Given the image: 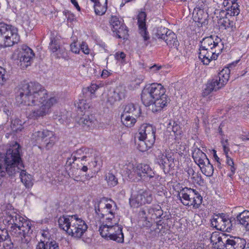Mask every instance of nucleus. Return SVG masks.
I'll return each instance as SVG.
<instances>
[{
  "instance_id": "f257e3e1",
  "label": "nucleus",
  "mask_w": 249,
  "mask_h": 249,
  "mask_svg": "<svg viewBox=\"0 0 249 249\" xmlns=\"http://www.w3.org/2000/svg\"><path fill=\"white\" fill-rule=\"evenodd\" d=\"M16 101L19 104L33 107L28 117L34 120L50 113L52 107L57 102L55 97H49L47 90L35 82L24 84L19 88Z\"/></svg>"
},
{
  "instance_id": "f03ea898",
  "label": "nucleus",
  "mask_w": 249,
  "mask_h": 249,
  "mask_svg": "<svg viewBox=\"0 0 249 249\" xmlns=\"http://www.w3.org/2000/svg\"><path fill=\"white\" fill-rule=\"evenodd\" d=\"M117 210L116 203L107 198H103L95 206L96 215L99 218L109 215L106 218V224L100 226L99 231L100 235L106 239L122 243L124 242V235L122 226L118 224L119 217L115 215Z\"/></svg>"
},
{
  "instance_id": "7ed1b4c3",
  "label": "nucleus",
  "mask_w": 249,
  "mask_h": 249,
  "mask_svg": "<svg viewBox=\"0 0 249 249\" xmlns=\"http://www.w3.org/2000/svg\"><path fill=\"white\" fill-rule=\"evenodd\" d=\"M224 49L221 39L211 36L204 38L201 42L199 58L204 65H208L211 60H216Z\"/></svg>"
},
{
  "instance_id": "20e7f679",
  "label": "nucleus",
  "mask_w": 249,
  "mask_h": 249,
  "mask_svg": "<svg viewBox=\"0 0 249 249\" xmlns=\"http://www.w3.org/2000/svg\"><path fill=\"white\" fill-rule=\"evenodd\" d=\"M59 227L71 237L79 239L88 229L84 220L77 215L63 216L58 220Z\"/></svg>"
},
{
  "instance_id": "39448f33",
  "label": "nucleus",
  "mask_w": 249,
  "mask_h": 249,
  "mask_svg": "<svg viewBox=\"0 0 249 249\" xmlns=\"http://www.w3.org/2000/svg\"><path fill=\"white\" fill-rule=\"evenodd\" d=\"M210 239L217 249H244L246 245V240L243 238L218 232H213Z\"/></svg>"
},
{
  "instance_id": "423d86ee",
  "label": "nucleus",
  "mask_w": 249,
  "mask_h": 249,
  "mask_svg": "<svg viewBox=\"0 0 249 249\" xmlns=\"http://www.w3.org/2000/svg\"><path fill=\"white\" fill-rule=\"evenodd\" d=\"M1 156L3 157V155L2 154ZM3 160L7 167L8 175L10 177L18 173L21 167L24 168L19 154V145L18 144L7 151L4 158L3 157Z\"/></svg>"
},
{
  "instance_id": "0eeeda50",
  "label": "nucleus",
  "mask_w": 249,
  "mask_h": 249,
  "mask_svg": "<svg viewBox=\"0 0 249 249\" xmlns=\"http://www.w3.org/2000/svg\"><path fill=\"white\" fill-rule=\"evenodd\" d=\"M10 225H12L11 234L14 236L20 238L21 240L25 235H30L32 233L31 223L18 214Z\"/></svg>"
},
{
  "instance_id": "6e6552de",
  "label": "nucleus",
  "mask_w": 249,
  "mask_h": 249,
  "mask_svg": "<svg viewBox=\"0 0 249 249\" xmlns=\"http://www.w3.org/2000/svg\"><path fill=\"white\" fill-rule=\"evenodd\" d=\"M19 39L16 29L10 25L0 23V46H12L17 43Z\"/></svg>"
},
{
  "instance_id": "1a4fd4ad",
  "label": "nucleus",
  "mask_w": 249,
  "mask_h": 249,
  "mask_svg": "<svg viewBox=\"0 0 249 249\" xmlns=\"http://www.w3.org/2000/svg\"><path fill=\"white\" fill-rule=\"evenodd\" d=\"M178 196L182 203L186 206H193L198 208L202 203V197L194 190L184 188L178 193Z\"/></svg>"
},
{
  "instance_id": "9d476101",
  "label": "nucleus",
  "mask_w": 249,
  "mask_h": 249,
  "mask_svg": "<svg viewBox=\"0 0 249 249\" xmlns=\"http://www.w3.org/2000/svg\"><path fill=\"white\" fill-rule=\"evenodd\" d=\"M230 70L223 69L219 72L218 76L211 81H208L205 88L203 94L207 96L213 91H216L226 84L229 79Z\"/></svg>"
},
{
  "instance_id": "9b49d317",
  "label": "nucleus",
  "mask_w": 249,
  "mask_h": 249,
  "mask_svg": "<svg viewBox=\"0 0 249 249\" xmlns=\"http://www.w3.org/2000/svg\"><path fill=\"white\" fill-rule=\"evenodd\" d=\"M165 89L160 84L153 83L146 86L142 91L141 99L143 104L146 107L152 104V100L159 95L163 93Z\"/></svg>"
},
{
  "instance_id": "f8f14e48",
  "label": "nucleus",
  "mask_w": 249,
  "mask_h": 249,
  "mask_svg": "<svg viewBox=\"0 0 249 249\" xmlns=\"http://www.w3.org/2000/svg\"><path fill=\"white\" fill-rule=\"evenodd\" d=\"M33 139L37 143L48 150L53 146L56 141L53 132L48 130L35 132L33 134Z\"/></svg>"
},
{
  "instance_id": "ddd939ff",
  "label": "nucleus",
  "mask_w": 249,
  "mask_h": 249,
  "mask_svg": "<svg viewBox=\"0 0 249 249\" xmlns=\"http://www.w3.org/2000/svg\"><path fill=\"white\" fill-rule=\"evenodd\" d=\"M109 23L112 31L116 34L118 38L125 39L127 37V30L123 20H120L117 16H112Z\"/></svg>"
},
{
  "instance_id": "4468645a",
  "label": "nucleus",
  "mask_w": 249,
  "mask_h": 249,
  "mask_svg": "<svg viewBox=\"0 0 249 249\" xmlns=\"http://www.w3.org/2000/svg\"><path fill=\"white\" fill-rule=\"evenodd\" d=\"M34 56L35 54L31 48L26 45L22 46L18 54L19 64L21 68L25 69L30 66Z\"/></svg>"
},
{
  "instance_id": "2eb2a0df",
  "label": "nucleus",
  "mask_w": 249,
  "mask_h": 249,
  "mask_svg": "<svg viewBox=\"0 0 249 249\" xmlns=\"http://www.w3.org/2000/svg\"><path fill=\"white\" fill-rule=\"evenodd\" d=\"M212 226L217 230L222 231L231 232L232 229L231 221L225 218L223 214L215 215L212 220Z\"/></svg>"
},
{
  "instance_id": "dca6fc26",
  "label": "nucleus",
  "mask_w": 249,
  "mask_h": 249,
  "mask_svg": "<svg viewBox=\"0 0 249 249\" xmlns=\"http://www.w3.org/2000/svg\"><path fill=\"white\" fill-rule=\"evenodd\" d=\"M152 201L151 193L148 191L139 192L137 195L131 196L129 199L131 206L138 207L145 203H150Z\"/></svg>"
},
{
  "instance_id": "f3484780",
  "label": "nucleus",
  "mask_w": 249,
  "mask_h": 249,
  "mask_svg": "<svg viewBox=\"0 0 249 249\" xmlns=\"http://www.w3.org/2000/svg\"><path fill=\"white\" fill-rule=\"evenodd\" d=\"M215 14H216L215 20H216L220 28L226 29L230 28H231L234 26L233 18L228 15V13H227L226 11L221 10L218 11L217 13H215Z\"/></svg>"
},
{
  "instance_id": "a211bd4d",
  "label": "nucleus",
  "mask_w": 249,
  "mask_h": 249,
  "mask_svg": "<svg viewBox=\"0 0 249 249\" xmlns=\"http://www.w3.org/2000/svg\"><path fill=\"white\" fill-rule=\"evenodd\" d=\"M93 153L92 149L82 147L74 151L71 156L73 160L78 159L81 161H92L93 159Z\"/></svg>"
},
{
  "instance_id": "6ab92c4d",
  "label": "nucleus",
  "mask_w": 249,
  "mask_h": 249,
  "mask_svg": "<svg viewBox=\"0 0 249 249\" xmlns=\"http://www.w3.org/2000/svg\"><path fill=\"white\" fill-rule=\"evenodd\" d=\"M136 138L155 141V129L149 124H143L141 126Z\"/></svg>"
},
{
  "instance_id": "aec40b11",
  "label": "nucleus",
  "mask_w": 249,
  "mask_h": 249,
  "mask_svg": "<svg viewBox=\"0 0 249 249\" xmlns=\"http://www.w3.org/2000/svg\"><path fill=\"white\" fill-rule=\"evenodd\" d=\"M193 20L197 22L198 26H205L208 23V14L203 9L199 8H195L193 12Z\"/></svg>"
},
{
  "instance_id": "412c9836",
  "label": "nucleus",
  "mask_w": 249,
  "mask_h": 249,
  "mask_svg": "<svg viewBox=\"0 0 249 249\" xmlns=\"http://www.w3.org/2000/svg\"><path fill=\"white\" fill-rule=\"evenodd\" d=\"M146 15L145 12H141L138 16V24L140 33L142 36L144 40L146 41L149 39V36L145 24Z\"/></svg>"
},
{
  "instance_id": "4be33fe9",
  "label": "nucleus",
  "mask_w": 249,
  "mask_h": 249,
  "mask_svg": "<svg viewBox=\"0 0 249 249\" xmlns=\"http://www.w3.org/2000/svg\"><path fill=\"white\" fill-rule=\"evenodd\" d=\"M78 123L85 129H92L97 124V120L92 115L84 116L78 121Z\"/></svg>"
},
{
  "instance_id": "5701e85b",
  "label": "nucleus",
  "mask_w": 249,
  "mask_h": 249,
  "mask_svg": "<svg viewBox=\"0 0 249 249\" xmlns=\"http://www.w3.org/2000/svg\"><path fill=\"white\" fill-rule=\"evenodd\" d=\"M137 170H138V172L140 173V174H138V177L140 179L142 177H148L149 178H152L155 177V173L147 164H138Z\"/></svg>"
},
{
  "instance_id": "b1692460",
  "label": "nucleus",
  "mask_w": 249,
  "mask_h": 249,
  "mask_svg": "<svg viewBox=\"0 0 249 249\" xmlns=\"http://www.w3.org/2000/svg\"><path fill=\"white\" fill-rule=\"evenodd\" d=\"M192 157L199 167L206 162L209 159L206 154L200 149L194 147L192 152Z\"/></svg>"
},
{
  "instance_id": "393cba45",
  "label": "nucleus",
  "mask_w": 249,
  "mask_h": 249,
  "mask_svg": "<svg viewBox=\"0 0 249 249\" xmlns=\"http://www.w3.org/2000/svg\"><path fill=\"white\" fill-rule=\"evenodd\" d=\"M160 99H158L153 101V104H151L152 110L154 112H156L160 111L165 107L167 106L168 103L170 101V99L168 96H162Z\"/></svg>"
},
{
  "instance_id": "a878e982",
  "label": "nucleus",
  "mask_w": 249,
  "mask_h": 249,
  "mask_svg": "<svg viewBox=\"0 0 249 249\" xmlns=\"http://www.w3.org/2000/svg\"><path fill=\"white\" fill-rule=\"evenodd\" d=\"M163 40L165 41L167 45L170 47L177 48L179 45V42L177 39V35L171 30H169Z\"/></svg>"
},
{
  "instance_id": "bb28decb",
  "label": "nucleus",
  "mask_w": 249,
  "mask_h": 249,
  "mask_svg": "<svg viewBox=\"0 0 249 249\" xmlns=\"http://www.w3.org/2000/svg\"><path fill=\"white\" fill-rule=\"evenodd\" d=\"M154 209L155 206L154 207H146L139 212V216L150 223V220H154Z\"/></svg>"
},
{
  "instance_id": "cd10ccee",
  "label": "nucleus",
  "mask_w": 249,
  "mask_h": 249,
  "mask_svg": "<svg viewBox=\"0 0 249 249\" xmlns=\"http://www.w3.org/2000/svg\"><path fill=\"white\" fill-rule=\"evenodd\" d=\"M141 113V109L139 107L135 106L133 104H129L125 107L123 114H129L138 118L140 117Z\"/></svg>"
},
{
  "instance_id": "c85d7f7f",
  "label": "nucleus",
  "mask_w": 249,
  "mask_h": 249,
  "mask_svg": "<svg viewBox=\"0 0 249 249\" xmlns=\"http://www.w3.org/2000/svg\"><path fill=\"white\" fill-rule=\"evenodd\" d=\"M138 141L136 140L135 142L137 143L138 149L142 152L147 151L151 148L155 142L154 141L150 140H145V139H138Z\"/></svg>"
},
{
  "instance_id": "c756f323",
  "label": "nucleus",
  "mask_w": 249,
  "mask_h": 249,
  "mask_svg": "<svg viewBox=\"0 0 249 249\" xmlns=\"http://www.w3.org/2000/svg\"><path fill=\"white\" fill-rule=\"evenodd\" d=\"M19 171H21L20 173L21 181L25 186L27 188L32 187L33 185L32 176L30 174H27L22 167H21V169H19Z\"/></svg>"
},
{
  "instance_id": "7c9ffc66",
  "label": "nucleus",
  "mask_w": 249,
  "mask_h": 249,
  "mask_svg": "<svg viewBox=\"0 0 249 249\" xmlns=\"http://www.w3.org/2000/svg\"><path fill=\"white\" fill-rule=\"evenodd\" d=\"M169 152L166 151L165 153L161 151H158L156 154V161L162 169L166 168L167 164V156H168Z\"/></svg>"
},
{
  "instance_id": "2f4dec72",
  "label": "nucleus",
  "mask_w": 249,
  "mask_h": 249,
  "mask_svg": "<svg viewBox=\"0 0 249 249\" xmlns=\"http://www.w3.org/2000/svg\"><path fill=\"white\" fill-rule=\"evenodd\" d=\"M240 224L242 225L247 231H249V211H244L237 216Z\"/></svg>"
},
{
  "instance_id": "473e14b6",
  "label": "nucleus",
  "mask_w": 249,
  "mask_h": 249,
  "mask_svg": "<svg viewBox=\"0 0 249 249\" xmlns=\"http://www.w3.org/2000/svg\"><path fill=\"white\" fill-rule=\"evenodd\" d=\"M136 118L129 114H123L121 115V121L126 127H131L134 126L136 122Z\"/></svg>"
},
{
  "instance_id": "72a5a7b5",
  "label": "nucleus",
  "mask_w": 249,
  "mask_h": 249,
  "mask_svg": "<svg viewBox=\"0 0 249 249\" xmlns=\"http://www.w3.org/2000/svg\"><path fill=\"white\" fill-rule=\"evenodd\" d=\"M171 148L179 155H183L186 152V145L179 140H176L175 142L171 145Z\"/></svg>"
},
{
  "instance_id": "f704fd0d",
  "label": "nucleus",
  "mask_w": 249,
  "mask_h": 249,
  "mask_svg": "<svg viewBox=\"0 0 249 249\" xmlns=\"http://www.w3.org/2000/svg\"><path fill=\"white\" fill-rule=\"evenodd\" d=\"M201 172L206 176L211 177L213 173V167L210 162L209 160L199 166Z\"/></svg>"
},
{
  "instance_id": "c9c22d12",
  "label": "nucleus",
  "mask_w": 249,
  "mask_h": 249,
  "mask_svg": "<svg viewBox=\"0 0 249 249\" xmlns=\"http://www.w3.org/2000/svg\"><path fill=\"white\" fill-rule=\"evenodd\" d=\"M125 92V88L122 86L117 87L115 89L112 91V92L115 97H116V98L118 102L124 98Z\"/></svg>"
},
{
  "instance_id": "e433bc0d",
  "label": "nucleus",
  "mask_w": 249,
  "mask_h": 249,
  "mask_svg": "<svg viewBox=\"0 0 249 249\" xmlns=\"http://www.w3.org/2000/svg\"><path fill=\"white\" fill-rule=\"evenodd\" d=\"M2 154L0 153V156H1ZM8 174V168L6 165L4 163L3 160V157L0 156V185L3 182V178L5 175Z\"/></svg>"
},
{
  "instance_id": "4c0bfd02",
  "label": "nucleus",
  "mask_w": 249,
  "mask_h": 249,
  "mask_svg": "<svg viewBox=\"0 0 249 249\" xmlns=\"http://www.w3.org/2000/svg\"><path fill=\"white\" fill-rule=\"evenodd\" d=\"M239 7V5L238 3L236 1H234V2L231 4L230 9L229 7L228 8V9L227 13H228V15H230L231 17L233 18V17L237 16L240 13V10Z\"/></svg>"
},
{
  "instance_id": "58836bf2",
  "label": "nucleus",
  "mask_w": 249,
  "mask_h": 249,
  "mask_svg": "<svg viewBox=\"0 0 249 249\" xmlns=\"http://www.w3.org/2000/svg\"><path fill=\"white\" fill-rule=\"evenodd\" d=\"M169 30H170L167 28L162 26L158 27L154 30V34L158 38L163 39V38H165L164 36L166 35Z\"/></svg>"
},
{
  "instance_id": "ea45409f",
  "label": "nucleus",
  "mask_w": 249,
  "mask_h": 249,
  "mask_svg": "<svg viewBox=\"0 0 249 249\" xmlns=\"http://www.w3.org/2000/svg\"><path fill=\"white\" fill-rule=\"evenodd\" d=\"M105 179L107 181L108 185L110 187H114L118 183V179L113 174L110 173H107L106 174Z\"/></svg>"
},
{
  "instance_id": "a19ab883",
  "label": "nucleus",
  "mask_w": 249,
  "mask_h": 249,
  "mask_svg": "<svg viewBox=\"0 0 249 249\" xmlns=\"http://www.w3.org/2000/svg\"><path fill=\"white\" fill-rule=\"evenodd\" d=\"M18 215L14 210H7L5 211V220L10 225Z\"/></svg>"
},
{
  "instance_id": "79ce46f5",
  "label": "nucleus",
  "mask_w": 249,
  "mask_h": 249,
  "mask_svg": "<svg viewBox=\"0 0 249 249\" xmlns=\"http://www.w3.org/2000/svg\"><path fill=\"white\" fill-rule=\"evenodd\" d=\"M167 129L168 130H172V132L176 136H178L181 134V130L180 126L175 122H173V124H172L171 123H170Z\"/></svg>"
},
{
  "instance_id": "37998d69",
  "label": "nucleus",
  "mask_w": 249,
  "mask_h": 249,
  "mask_svg": "<svg viewBox=\"0 0 249 249\" xmlns=\"http://www.w3.org/2000/svg\"><path fill=\"white\" fill-rule=\"evenodd\" d=\"M49 49L53 53L56 52L60 48L59 40L55 38H51Z\"/></svg>"
},
{
  "instance_id": "c03bdc74",
  "label": "nucleus",
  "mask_w": 249,
  "mask_h": 249,
  "mask_svg": "<svg viewBox=\"0 0 249 249\" xmlns=\"http://www.w3.org/2000/svg\"><path fill=\"white\" fill-rule=\"evenodd\" d=\"M77 104V107L80 109L82 111H86L90 107L89 103H88L87 100L83 99L79 100Z\"/></svg>"
},
{
  "instance_id": "a18cd8bd",
  "label": "nucleus",
  "mask_w": 249,
  "mask_h": 249,
  "mask_svg": "<svg viewBox=\"0 0 249 249\" xmlns=\"http://www.w3.org/2000/svg\"><path fill=\"white\" fill-rule=\"evenodd\" d=\"M192 182L194 184L201 185L203 183L204 181L200 174L195 172L192 177H191Z\"/></svg>"
},
{
  "instance_id": "49530a36",
  "label": "nucleus",
  "mask_w": 249,
  "mask_h": 249,
  "mask_svg": "<svg viewBox=\"0 0 249 249\" xmlns=\"http://www.w3.org/2000/svg\"><path fill=\"white\" fill-rule=\"evenodd\" d=\"M116 97L112 91H110L107 94V104L111 106H114L118 102Z\"/></svg>"
},
{
  "instance_id": "de8ad7c7",
  "label": "nucleus",
  "mask_w": 249,
  "mask_h": 249,
  "mask_svg": "<svg viewBox=\"0 0 249 249\" xmlns=\"http://www.w3.org/2000/svg\"><path fill=\"white\" fill-rule=\"evenodd\" d=\"M173 154L172 152H169L168 156H167V164L166 166H167L169 169L173 168L175 166L174 159L175 158L173 157Z\"/></svg>"
},
{
  "instance_id": "09e8293b",
  "label": "nucleus",
  "mask_w": 249,
  "mask_h": 249,
  "mask_svg": "<svg viewBox=\"0 0 249 249\" xmlns=\"http://www.w3.org/2000/svg\"><path fill=\"white\" fill-rule=\"evenodd\" d=\"M46 249H59L58 243L55 241L46 243Z\"/></svg>"
},
{
  "instance_id": "8fccbe9b",
  "label": "nucleus",
  "mask_w": 249,
  "mask_h": 249,
  "mask_svg": "<svg viewBox=\"0 0 249 249\" xmlns=\"http://www.w3.org/2000/svg\"><path fill=\"white\" fill-rule=\"evenodd\" d=\"M138 170H137V165L136 166H133V169H132L131 174H132V178H129L130 179H132L133 181H136V180H139L140 179L138 177V174L140 173L138 172Z\"/></svg>"
},
{
  "instance_id": "3c124183",
  "label": "nucleus",
  "mask_w": 249,
  "mask_h": 249,
  "mask_svg": "<svg viewBox=\"0 0 249 249\" xmlns=\"http://www.w3.org/2000/svg\"><path fill=\"white\" fill-rule=\"evenodd\" d=\"M134 164L131 163H129L128 164L126 165V167L125 168V174L129 178H132V174L131 172L132 169H133Z\"/></svg>"
},
{
  "instance_id": "603ef678",
  "label": "nucleus",
  "mask_w": 249,
  "mask_h": 249,
  "mask_svg": "<svg viewBox=\"0 0 249 249\" xmlns=\"http://www.w3.org/2000/svg\"><path fill=\"white\" fill-rule=\"evenodd\" d=\"M154 220L155 219L160 218L163 214L162 210L161 209V207L159 205L155 206L154 209Z\"/></svg>"
},
{
  "instance_id": "864d4df0",
  "label": "nucleus",
  "mask_w": 249,
  "mask_h": 249,
  "mask_svg": "<svg viewBox=\"0 0 249 249\" xmlns=\"http://www.w3.org/2000/svg\"><path fill=\"white\" fill-rule=\"evenodd\" d=\"M115 57L116 60L123 62L125 60V54L123 52H118L115 53Z\"/></svg>"
},
{
  "instance_id": "5fc2aeb1",
  "label": "nucleus",
  "mask_w": 249,
  "mask_h": 249,
  "mask_svg": "<svg viewBox=\"0 0 249 249\" xmlns=\"http://www.w3.org/2000/svg\"><path fill=\"white\" fill-rule=\"evenodd\" d=\"M5 70L2 67H0V85H3L6 81L5 77Z\"/></svg>"
},
{
  "instance_id": "6e6d98bb",
  "label": "nucleus",
  "mask_w": 249,
  "mask_h": 249,
  "mask_svg": "<svg viewBox=\"0 0 249 249\" xmlns=\"http://www.w3.org/2000/svg\"><path fill=\"white\" fill-rule=\"evenodd\" d=\"M226 158L227 163L229 166H231V170L232 173H234L235 170V168L233 166L234 162L233 161V160L228 155H227Z\"/></svg>"
},
{
  "instance_id": "4d7b16f0",
  "label": "nucleus",
  "mask_w": 249,
  "mask_h": 249,
  "mask_svg": "<svg viewBox=\"0 0 249 249\" xmlns=\"http://www.w3.org/2000/svg\"><path fill=\"white\" fill-rule=\"evenodd\" d=\"M90 161V162H89V161L88 162V165H85V163H82V164H83V166L81 168V170L84 172H86L88 170V166L89 167L91 166V165H92L93 167L96 166V163L95 161H94V162H93L92 161Z\"/></svg>"
},
{
  "instance_id": "13d9d810",
  "label": "nucleus",
  "mask_w": 249,
  "mask_h": 249,
  "mask_svg": "<svg viewBox=\"0 0 249 249\" xmlns=\"http://www.w3.org/2000/svg\"><path fill=\"white\" fill-rule=\"evenodd\" d=\"M99 88V86L95 84H92L89 87L85 89V90L89 91L91 94H93Z\"/></svg>"
},
{
  "instance_id": "bf43d9fd",
  "label": "nucleus",
  "mask_w": 249,
  "mask_h": 249,
  "mask_svg": "<svg viewBox=\"0 0 249 249\" xmlns=\"http://www.w3.org/2000/svg\"><path fill=\"white\" fill-rule=\"evenodd\" d=\"M85 54H88L90 53V50L85 42H82L80 45V49Z\"/></svg>"
},
{
  "instance_id": "052dcab7",
  "label": "nucleus",
  "mask_w": 249,
  "mask_h": 249,
  "mask_svg": "<svg viewBox=\"0 0 249 249\" xmlns=\"http://www.w3.org/2000/svg\"><path fill=\"white\" fill-rule=\"evenodd\" d=\"M71 51L75 53H78L80 52V49L76 42H73L71 44Z\"/></svg>"
},
{
  "instance_id": "680f3d73",
  "label": "nucleus",
  "mask_w": 249,
  "mask_h": 249,
  "mask_svg": "<svg viewBox=\"0 0 249 249\" xmlns=\"http://www.w3.org/2000/svg\"><path fill=\"white\" fill-rule=\"evenodd\" d=\"M18 122V120H14L12 122V128L14 131H18V130H21L22 129V125L19 124L18 126H16V123Z\"/></svg>"
},
{
  "instance_id": "e2e57ef3",
  "label": "nucleus",
  "mask_w": 249,
  "mask_h": 249,
  "mask_svg": "<svg viewBox=\"0 0 249 249\" xmlns=\"http://www.w3.org/2000/svg\"><path fill=\"white\" fill-rule=\"evenodd\" d=\"M1 233H0V243L6 239V237L7 235V231L5 230H1L0 229Z\"/></svg>"
},
{
  "instance_id": "0e129e2a",
  "label": "nucleus",
  "mask_w": 249,
  "mask_h": 249,
  "mask_svg": "<svg viewBox=\"0 0 249 249\" xmlns=\"http://www.w3.org/2000/svg\"><path fill=\"white\" fill-rule=\"evenodd\" d=\"M36 249H46V244L43 241L39 242L36 245Z\"/></svg>"
},
{
  "instance_id": "69168bd1",
  "label": "nucleus",
  "mask_w": 249,
  "mask_h": 249,
  "mask_svg": "<svg viewBox=\"0 0 249 249\" xmlns=\"http://www.w3.org/2000/svg\"><path fill=\"white\" fill-rule=\"evenodd\" d=\"M224 126H225V123H222L221 124H220L218 127V133L221 136L224 135V133L222 131V129H223V127H224Z\"/></svg>"
},
{
  "instance_id": "338daca9",
  "label": "nucleus",
  "mask_w": 249,
  "mask_h": 249,
  "mask_svg": "<svg viewBox=\"0 0 249 249\" xmlns=\"http://www.w3.org/2000/svg\"><path fill=\"white\" fill-rule=\"evenodd\" d=\"M186 170H187L186 171L187 172V174H188V176L191 177H192V176L195 173V172L194 171L193 169L192 168L188 167V168H187Z\"/></svg>"
},
{
  "instance_id": "774afa93",
  "label": "nucleus",
  "mask_w": 249,
  "mask_h": 249,
  "mask_svg": "<svg viewBox=\"0 0 249 249\" xmlns=\"http://www.w3.org/2000/svg\"><path fill=\"white\" fill-rule=\"evenodd\" d=\"M234 1V0H224L223 2V5L224 7H227L229 6L230 4V2L233 3Z\"/></svg>"
}]
</instances>
